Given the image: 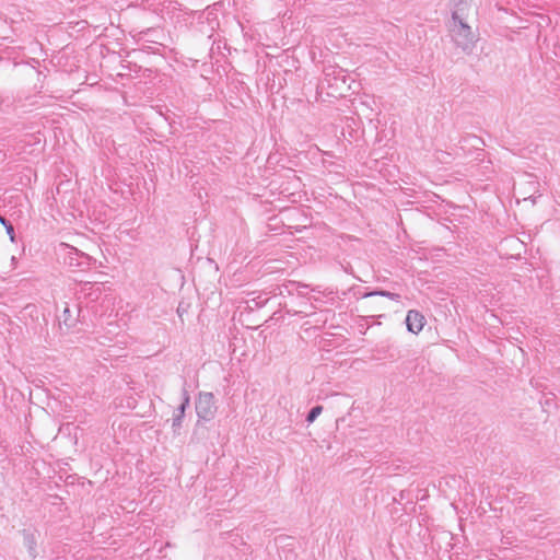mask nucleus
Instances as JSON below:
<instances>
[{"label": "nucleus", "instance_id": "nucleus-1", "mask_svg": "<svg viewBox=\"0 0 560 560\" xmlns=\"http://www.w3.org/2000/svg\"><path fill=\"white\" fill-rule=\"evenodd\" d=\"M450 33L457 47L462 48L466 54L472 52L476 44V35L467 24L466 18L452 19L450 23Z\"/></svg>", "mask_w": 560, "mask_h": 560}, {"label": "nucleus", "instance_id": "nucleus-2", "mask_svg": "<svg viewBox=\"0 0 560 560\" xmlns=\"http://www.w3.org/2000/svg\"><path fill=\"white\" fill-rule=\"evenodd\" d=\"M195 410L198 417L194 433L202 422H209L214 419L218 407L215 405V397L211 392H199L195 401Z\"/></svg>", "mask_w": 560, "mask_h": 560}, {"label": "nucleus", "instance_id": "nucleus-3", "mask_svg": "<svg viewBox=\"0 0 560 560\" xmlns=\"http://www.w3.org/2000/svg\"><path fill=\"white\" fill-rule=\"evenodd\" d=\"M21 318L25 320L26 325L31 326L34 334L47 332L48 320L38 305L34 303L26 304L21 311Z\"/></svg>", "mask_w": 560, "mask_h": 560}, {"label": "nucleus", "instance_id": "nucleus-4", "mask_svg": "<svg viewBox=\"0 0 560 560\" xmlns=\"http://www.w3.org/2000/svg\"><path fill=\"white\" fill-rule=\"evenodd\" d=\"M60 246L65 248L62 260L65 265L69 267L86 268L91 265L92 257L88 254L79 250L78 248L68 244L61 243Z\"/></svg>", "mask_w": 560, "mask_h": 560}, {"label": "nucleus", "instance_id": "nucleus-5", "mask_svg": "<svg viewBox=\"0 0 560 560\" xmlns=\"http://www.w3.org/2000/svg\"><path fill=\"white\" fill-rule=\"evenodd\" d=\"M190 407V395L186 388V383L182 389V401L173 412L172 418V432L174 435H179L183 427V421L186 410Z\"/></svg>", "mask_w": 560, "mask_h": 560}, {"label": "nucleus", "instance_id": "nucleus-6", "mask_svg": "<svg viewBox=\"0 0 560 560\" xmlns=\"http://www.w3.org/2000/svg\"><path fill=\"white\" fill-rule=\"evenodd\" d=\"M19 533L22 536V542L27 550L30 559L35 560L39 555L38 538L40 537V534L38 529L35 527H27L21 529Z\"/></svg>", "mask_w": 560, "mask_h": 560}, {"label": "nucleus", "instance_id": "nucleus-7", "mask_svg": "<svg viewBox=\"0 0 560 560\" xmlns=\"http://www.w3.org/2000/svg\"><path fill=\"white\" fill-rule=\"evenodd\" d=\"M405 324L409 332L418 334L425 324V317L420 311L410 310L407 312Z\"/></svg>", "mask_w": 560, "mask_h": 560}, {"label": "nucleus", "instance_id": "nucleus-8", "mask_svg": "<svg viewBox=\"0 0 560 560\" xmlns=\"http://www.w3.org/2000/svg\"><path fill=\"white\" fill-rule=\"evenodd\" d=\"M354 295H357L358 299H361V300H368V299H371L374 296H383V298H387V299L396 301V302H399L400 298H401L400 294L394 293V292H390L387 290H383V289L369 290L368 288H364L363 291L361 289H359L358 291L354 292Z\"/></svg>", "mask_w": 560, "mask_h": 560}, {"label": "nucleus", "instance_id": "nucleus-9", "mask_svg": "<svg viewBox=\"0 0 560 560\" xmlns=\"http://www.w3.org/2000/svg\"><path fill=\"white\" fill-rule=\"evenodd\" d=\"M357 310L368 314V316L374 317L381 316V314L377 313L386 311V306L381 301H366L361 303L360 307H357Z\"/></svg>", "mask_w": 560, "mask_h": 560}, {"label": "nucleus", "instance_id": "nucleus-10", "mask_svg": "<svg viewBox=\"0 0 560 560\" xmlns=\"http://www.w3.org/2000/svg\"><path fill=\"white\" fill-rule=\"evenodd\" d=\"M468 8V0H453L452 19L466 18V11Z\"/></svg>", "mask_w": 560, "mask_h": 560}, {"label": "nucleus", "instance_id": "nucleus-11", "mask_svg": "<svg viewBox=\"0 0 560 560\" xmlns=\"http://www.w3.org/2000/svg\"><path fill=\"white\" fill-rule=\"evenodd\" d=\"M323 409L324 408L322 405H315L314 407H312L305 417V421L308 424L313 423L317 419V417L323 412Z\"/></svg>", "mask_w": 560, "mask_h": 560}, {"label": "nucleus", "instance_id": "nucleus-12", "mask_svg": "<svg viewBox=\"0 0 560 560\" xmlns=\"http://www.w3.org/2000/svg\"><path fill=\"white\" fill-rule=\"evenodd\" d=\"M2 225L4 226L10 241L12 243H16V234L12 222L10 220H4Z\"/></svg>", "mask_w": 560, "mask_h": 560}, {"label": "nucleus", "instance_id": "nucleus-13", "mask_svg": "<svg viewBox=\"0 0 560 560\" xmlns=\"http://www.w3.org/2000/svg\"><path fill=\"white\" fill-rule=\"evenodd\" d=\"M190 307V303L180 301L177 306V314L179 318L183 320V316L188 313V310Z\"/></svg>", "mask_w": 560, "mask_h": 560}, {"label": "nucleus", "instance_id": "nucleus-14", "mask_svg": "<svg viewBox=\"0 0 560 560\" xmlns=\"http://www.w3.org/2000/svg\"><path fill=\"white\" fill-rule=\"evenodd\" d=\"M324 72H325L326 79H327V81H328V85H329V86H331V85H332V83H331V81H330L328 78H329V77H332V78H334V75L337 73V70H336L335 68L330 67V68H328V69H325V71H324Z\"/></svg>", "mask_w": 560, "mask_h": 560}, {"label": "nucleus", "instance_id": "nucleus-15", "mask_svg": "<svg viewBox=\"0 0 560 560\" xmlns=\"http://www.w3.org/2000/svg\"><path fill=\"white\" fill-rule=\"evenodd\" d=\"M343 72L345 71L342 69L337 70V73L334 75V80L341 79L342 82H346V75L343 74Z\"/></svg>", "mask_w": 560, "mask_h": 560}, {"label": "nucleus", "instance_id": "nucleus-16", "mask_svg": "<svg viewBox=\"0 0 560 560\" xmlns=\"http://www.w3.org/2000/svg\"><path fill=\"white\" fill-rule=\"evenodd\" d=\"M252 301H253V302H255V305H256V306H261L262 304H265V303H266L267 299H266L265 301H262V302L256 301L255 299H254V300H252Z\"/></svg>", "mask_w": 560, "mask_h": 560}, {"label": "nucleus", "instance_id": "nucleus-17", "mask_svg": "<svg viewBox=\"0 0 560 560\" xmlns=\"http://www.w3.org/2000/svg\"><path fill=\"white\" fill-rule=\"evenodd\" d=\"M475 139H476V141H477L478 143L485 144V142H483V140H482L481 138H477V137H475Z\"/></svg>", "mask_w": 560, "mask_h": 560}, {"label": "nucleus", "instance_id": "nucleus-18", "mask_svg": "<svg viewBox=\"0 0 560 560\" xmlns=\"http://www.w3.org/2000/svg\"><path fill=\"white\" fill-rule=\"evenodd\" d=\"M4 220H8L5 217H3L2 214H0V223L3 224V221Z\"/></svg>", "mask_w": 560, "mask_h": 560}, {"label": "nucleus", "instance_id": "nucleus-19", "mask_svg": "<svg viewBox=\"0 0 560 560\" xmlns=\"http://www.w3.org/2000/svg\"><path fill=\"white\" fill-rule=\"evenodd\" d=\"M63 314H65V315H66V314H70V310H69L68 307H66V310H65Z\"/></svg>", "mask_w": 560, "mask_h": 560}]
</instances>
